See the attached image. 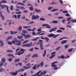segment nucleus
I'll use <instances>...</instances> for the list:
<instances>
[{
    "label": "nucleus",
    "instance_id": "19",
    "mask_svg": "<svg viewBox=\"0 0 76 76\" xmlns=\"http://www.w3.org/2000/svg\"><path fill=\"white\" fill-rule=\"evenodd\" d=\"M37 65L36 64H35L34 66L32 68V69H33L34 70H36L37 69Z\"/></svg>",
    "mask_w": 76,
    "mask_h": 76
},
{
    "label": "nucleus",
    "instance_id": "3",
    "mask_svg": "<svg viewBox=\"0 0 76 76\" xmlns=\"http://www.w3.org/2000/svg\"><path fill=\"white\" fill-rule=\"evenodd\" d=\"M59 35V34H58L55 36V34H51L48 35V37H53V38H56Z\"/></svg>",
    "mask_w": 76,
    "mask_h": 76
},
{
    "label": "nucleus",
    "instance_id": "22",
    "mask_svg": "<svg viewBox=\"0 0 76 76\" xmlns=\"http://www.w3.org/2000/svg\"><path fill=\"white\" fill-rule=\"evenodd\" d=\"M0 43L1 44L0 45V47H3L4 45V43H3V41L2 40L0 41Z\"/></svg>",
    "mask_w": 76,
    "mask_h": 76
},
{
    "label": "nucleus",
    "instance_id": "32",
    "mask_svg": "<svg viewBox=\"0 0 76 76\" xmlns=\"http://www.w3.org/2000/svg\"><path fill=\"white\" fill-rule=\"evenodd\" d=\"M73 48H71L69 49L68 50V52H69V53H70V52H72V50H73Z\"/></svg>",
    "mask_w": 76,
    "mask_h": 76
},
{
    "label": "nucleus",
    "instance_id": "1",
    "mask_svg": "<svg viewBox=\"0 0 76 76\" xmlns=\"http://www.w3.org/2000/svg\"><path fill=\"white\" fill-rule=\"evenodd\" d=\"M17 38H14V41L12 40L11 42L9 41L7 42V43L8 45H11L12 44H14L15 45H19L20 46V44H21V42H22V41L21 40H17Z\"/></svg>",
    "mask_w": 76,
    "mask_h": 76
},
{
    "label": "nucleus",
    "instance_id": "24",
    "mask_svg": "<svg viewBox=\"0 0 76 76\" xmlns=\"http://www.w3.org/2000/svg\"><path fill=\"white\" fill-rule=\"evenodd\" d=\"M25 8L23 6H20V8L19 9H20V10H24L25 9Z\"/></svg>",
    "mask_w": 76,
    "mask_h": 76
},
{
    "label": "nucleus",
    "instance_id": "26",
    "mask_svg": "<svg viewBox=\"0 0 76 76\" xmlns=\"http://www.w3.org/2000/svg\"><path fill=\"white\" fill-rule=\"evenodd\" d=\"M38 55L37 54H35L32 56V57L34 58V57H38Z\"/></svg>",
    "mask_w": 76,
    "mask_h": 76
},
{
    "label": "nucleus",
    "instance_id": "57",
    "mask_svg": "<svg viewBox=\"0 0 76 76\" xmlns=\"http://www.w3.org/2000/svg\"><path fill=\"white\" fill-rule=\"evenodd\" d=\"M58 10V9H53L51 11V12H55V11H57Z\"/></svg>",
    "mask_w": 76,
    "mask_h": 76
},
{
    "label": "nucleus",
    "instance_id": "4",
    "mask_svg": "<svg viewBox=\"0 0 76 76\" xmlns=\"http://www.w3.org/2000/svg\"><path fill=\"white\" fill-rule=\"evenodd\" d=\"M39 18V16L38 15H32L31 18V20H35V19H37Z\"/></svg>",
    "mask_w": 76,
    "mask_h": 76
},
{
    "label": "nucleus",
    "instance_id": "14",
    "mask_svg": "<svg viewBox=\"0 0 76 76\" xmlns=\"http://www.w3.org/2000/svg\"><path fill=\"white\" fill-rule=\"evenodd\" d=\"M12 37H13L12 36H9L8 38H7L6 39V41H9V39H12Z\"/></svg>",
    "mask_w": 76,
    "mask_h": 76
},
{
    "label": "nucleus",
    "instance_id": "12",
    "mask_svg": "<svg viewBox=\"0 0 76 76\" xmlns=\"http://www.w3.org/2000/svg\"><path fill=\"white\" fill-rule=\"evenodd\" d=\"M25 70V69L22 68L17 70V71L18 72H23Z\"/></svg>",
    "mask_w": 76,
    "mask_h": 76
},
{
    "label": "nucleus",
    "instance_id": "7",
    "mask_svg": "<svg viewBox=\"0 0 76 76\" xmlns=\"http://www.w3.org/2000/svg\"><path fill=\"white\" fill-rule=\"evenodd\" d=\"M42 26H46V28L47 29H50L51 28V27L49 24H43L42 25Z\"/></svg>",
    "mask_w": 76,
    "mask_h": 76
},
{
    "label": "nucleus",
    "instance_id": "42",
    "mask_svg": "<svg viewBox=\"0 0 76 76\" xmlns=\"http://www.w3.org/2000/svg\"><path fill=\"white\" fill-rule=\"evenodd\" d=\"M12 18H15V19H17V15H13Z\"/></svg>",
    "mask_w": 76,
    "mask_h": 76
},
{
    "label": "nucleus",
    "instance_id": "64",
    "mask_svg": "<svg viewBox=\"0 0 76 76\" xmlns=\"http://www.w3.org/2000/svg\"><path fill=\"white\" fill-rule=\"evenodd\" d=\"M52 67H57V65H55V64H53L52 65H51Z\"/></svg>",
    "mask_w": 76,
    "mask_h": 76
},
{
    "label": "nucleus",
    "instance_id": "60",
    "mask_svg": "<svg viewBox=\"0 0 76 76\" xmlns=\"http://www.w3.org/2000/svg\"><path fill=\"white\" fill-rule=\"evenodd\" d=\"M32 34L33 36H34V35H36V33H35V31H34L32 32Z\"/></svg>",
    "mask_w": 76,
    "mask_h": 76
},
{
    "label": "nucleus",
    "instance_id": "55",
    "mask_svg": "<svg viewBox=\"0 0 76 76\" xmlns=\"http://www.w3.org/2000/svg\"><path fill=\"white\" fill-rule=\"evenodd\" d=\"M76 41V40L75 39H74L72 41V43H74V42H75Z\"/></svg>",
    "mask_w": 76,
    "mask_h": 76
},
{
    "label": "nucleus",
    "instance_id": "40",
    "mask_svg": "<svg viewBox=\"0 0 76 76\" xmlns=\"http://www.w3.org/2000/svg\"><path fill=\"white\" fill-rule=\"evenodd\" d=\"M40 20H42V21H45V19L42 18H41L39 19Z\"/></svg>",
    "mask_w": 76,
    "mask_h": 76
},
{
    "label": "nucleus",
    "instance_id": "29",
    "mask_svg": "<svg viewBox=\"0 0 76 76\" xmlns=\"http://www.w3.org/2000/svg\"><path fill=\"white\" fill-rule=\"evenodd\" d=\"M22 27L21 26H20L18 28V31H22Z\"/></svg>",
    "mask_w": 76,
    "mask_h": 76
},
{
    "label": "nucleus",
    "instance_id": "56",
    "mask_svg": "<svg viewBox=\"0 0 76 76\" xmlns=\"http://www.w3.org/2000/svg\"><path fill=\"white\" fill-rule=\"evenodd\" d=\"M20 16H21V15H17V19H19L20 18Z\"/></svg>",
    "mask_w": 76,
    "mask_h": 76
},
{
    "label": "nucleus",
    "instance_id": "34",
    "mask_svg": "<svg viewBox=\"0 0 76 76\" xmlns=\"http://www.w3.org/2000/svg\"><path fill=\"white\" fill-rule=\"evenodd\" d=\"M51 23H57L58 21L57 20H53L52 21V22Z\"/></svg>",
    "mask_w": 76,
    "mask_h": 76
},
{
    "label": "nucleus",
    "instance_id": "47",
    "mask_svg": "<svg viewBox=\"0 0 76 76\" xmlns=\"http://www.w3.org/2000/svg\"><path fill=\"white\" fill-rule=\"evenodd\" d=\"M60 48H61V47L60 46L58 47L56 49V51H58V50L60 49Z\"/></svg>",
    "mask_w": 76,
    "mask_h": 76
},
{
    "label": "nucleus",
    "instance_id": "61",
    "mask_svg": "<svg viewBox=\"0 0 76 76\" xmlns=\"http://www.w3.org/2000/svg\"><path fill=\"white\" fill-rule=\"evenodd\" d=\"M40 75H44V72H42L40 74Z\"/></svg>",
    "mask_w": 76,
    "mask_h": 76
},
{
    "label": "nucleus",
    "instance_id": "37",
    "mask_svg": "<svg viewBox=\"0 0 76 76\" xmlns=\"http://www.w3.org/2000/svg\"><path fill=\"white\" fill-rule=\"evenodd\" d=\"M71 22H73V23H76V20H75L72 19L71 20Z\"/></svg>",
    "mask_w": 76,
    "mask_h": 76
},
{
    "label": "nucleus",
    "instance_id": "33",
    "mask_svg": "<svg viewBox=\"0 0 76 76\" xmlns=\"http://www.w3.org/2000/svg\"><path fill=\"white\" fill-rule=\"evenodd\" d=\"M7 53H13V51L12 50H7Z\"/></svg>",
    "mask_w": 76,
    "mask_h": 76
},
{
    "label": "nucleus",
    "instance_id": "2",
    "mask_svg": "<svg viewBox=\"0 0 76 76\" xmlns=\"http://www.w3.org/2000/svg\"><path fill=\"white\" fill-rule=\"evenodd\" d=\"M34 44H32V42H31L30 43H27L26 45H22V47H31L32 46H34Z\"/></svg>",
    "mask_w": 76,
    "mask_h": 76
},
{
    "label": "nucleus",
    "instance_id": "9",
    "mask_svg": "<svg viewBox=\"0 0 76 76\" xmlns=\"http://www.w3.org/2000/svg\"><path fill=\"white\" fill-rule=\"evenodd\" d=\"M57 29V27H55V28H52L49 31V32H52V31H56V29Z\"/></svg>",
    "mask_w": 76,
    "mask_h": 76
},
{
    "label": "nucleus",
    "instance_id": "5",
    "mask_svg": "<svg viewBox=\"0 0 76 76\" xmlns=\"http://www.w3.org/2000/svg\"><path fill=\"white\" fill-rule=\"evenodd\" d=\"M41 39H45L46 42H48V41H49L50 39H49V38L47 37H45V38H44V37H42L41 36Z\"/></svg>",
    "mask_w": 76,
    "mask_h": 76
},
{
    "label": "nucleus",
    "instance_id": "16",
    "mask_svg": "<svg viewBox=\"0 0 76 76\" xmlns=\"http://www.w3.org/2000/svg\"><path fill=\"white\" fill-rule=\"evenodd\" d=\"M7 5H1L0 6V7L1 9H4V8H5L6 7H7Z\"/></svg>",
    "mask_w": 76,
    "mask_h": 76
},
{
    "label": "nucleus",
    "instance_id": "30",
    "mask_svg": "<svg viewBox=\"0 0 76 76\" xmlns=\"http://www.w3.org/2000/svg\"><path fill=\"white\" fill-rule=\"evenodd\" d=\"M8 61L11 62L13 60V58L12 57H11L10 58H8Z\"/></svg>",
    "mask_w": 76,
    "mask_h": 76
},
{
    "label": "nucleus",
    "instance_id": "31",
    "mask_svg": "<svg viewBox=\"0 0 76 76\" xmlns=\"http://www.w3.org/2000/svg\"><path fill=\"white\" fill-rule=\"evenodd\" d=\"M55 56H56V54H54L53 55L51 56H50L49 57V58L50 59H51L53 58L54 57H55Z\"/></svg>",
    "mask_w": 76,
    "mask_h": 76
},
{
    "label": "nucleus",
    "instance_id": "50",
    "mask_svg": "<svg viewBox=\"0 0 76 76\" xmlns=\"http://www.w3.org/2000/svg\"><path fill=\"white\" fill-rule=\"evenodd\" d=\"M19 60H20V59H19V58H18V59H15V62H18V61H19Z\"/></svg>",
    "mask_w": 76,
    "mask_h": 76
},
{
    "label": "nucleus",
    "instance_id": "27",
    "mask_svg": "<svg viewBox=\"0 0 76 76\" xmlns=\"http://www.w3.org/2000/svg\"><path fill=\"white\" fill-rule=\"evenodd\" d=\"M1 61H2V63H3L4 62V63L5 62V61H6V58H4V57H3L2 59H1Z\"/></svg>",
    "mask_w": 76,
    "mask_h": 76
},
{
    "label": "nucleus",
    "instance_id": "8",
    "mask_svg": "<svg viewBox=\"0 0 76 76\" xmlns=\"http://www.w3.org/2000/svg\"><path fill=\"white\" fill-rule=\"evenodd\" d=\"M18 70L16 71L15 72H10V75H12V76H16L17 75V74H18Z\"/></svg>",
    "mask_w": 76,
    "mask_h": 76
},
{
    "label": "nucleus",
    "instance_id": "28",
    "mask_svg": "<svg viewBox=\"0 0 76 76\" xmlns=\"http://www.w3.org/2000/svg\"><path fill=\"white\" fill-rule=\"evenodd\" d=\"M24 53V52H22L21 53H20V51L19 52L17 53L18 55H21V54H23Z\"/></svg>",
    "mask_w": 76,
    "mask_h": 76
},
{
    "label": "nucleus",
    "instance_id": "6",
    "mask_svg": "<svg viewBox=\"0 0 76 76\" xmlns=\"http://www.w3.org/2000/svg\"><path fill=\"white\" fill-rule=\"evenodd\" d=\"M27 6H31V7H29V10L31 11H33L34 10V8L33 7H32V5L31 4H28L27 5Z\"/></svg>",
    "mask_w": 76,
    "mask_h": 76
},
{
    "label": "nucleus",
    "instance_id": "58",
    "mask_svg": "<svg viewBox=\"0 0 76 76\" xmlns=\"http://www.w3.org/2000/svg\"><path fill=\"white\" fill-rule=\"evenodd\" d=\"M70 20H71V18H68L67 19V21H70Z\"/></svg>",
    "mask_w": 76,
    "mask_h": 76
},
{
    "label": "nucleus",
    "instance_id": "18",
    "mask_svg": "<svg viewBox=\"0 0 76 76\" xmlns=\"http://www.w3.org/2000/svg\"><path fill=\"white\" fill-rule=\"evenodd\" d=\"M13 56V54H7V56H8V57H12L13 58H15V56Z\"/></svg>",
    "mask_w": 76,
    "mask_h": 76
},
{
    "label": "nucleus",
    "instance_id": "36",
    "mask_svg": "<svg viewBox=\"0 0 76 76\" xmlns=\"http://www.w3.org/2000/svg\"><path fill=\"white\" fill-rule=\"evenodd\" d=\"M17 4H20V5H23V6H25V4H24L22 3H20V2H18V3H17Z\"/></svg>",
    "mask_w": 76,
    "mask_h": 76
},
{
    "label": "nucleus",
    "instance_id": "49",
    "mask_svg": "<svg viewBox=\"0 0 76 76\" xmlns=\"http://www.w3.org/2000/svg\"><path fill=\"white\" fill-rule=\"evenodd\" d=\"M63 39H67V38L63 37L59 39L58 41H60V40H62Z\"/></svg>",
    "mask_w": 76,
    "mask_h": 76
},
{
    "label": "nucleus",
    "instance_id": "51",
    "mask_svg": "<svg viewBox=\"0 0 76 76\" xmlns=\"http://www.w3.org/2000/svg\"><path fill=\"white\" fill-rule=\"evenodd\" d=\"M34 23V21H32L28 22V24H33Z\"/></svg>",
    "mask_w": 76,
    "mask_h": 76
},
{
    "label": "nucleus",
    "instance_id": "63",
    "mask_svg": "<svg viewBox=\"0 0 76 76\" xmlns=\"http://www.w3.org/2000/svg\"><path fill=\"white\" fill-rule=\"evenodd\" d=\"M61 58H62V59H64V58H65L64 56L63 55L61 56Z\"/></svg>",
    "mask_w": 76,
    "mask_h": 76
},
{
    "label": "nucleus",
    "instance_id": "35",
    "mask_svg": "<svg viewBox=\"0 0 76 76\" xmlns=\"http://www.w3.org/2000/svg\"><path fill=\"white\" fill-rule=\"evenodd\" d=\"M28 41V40H26L24 41L23 43H22V44H26V43H27V42Z\"/></svg>",
    "mask_w": 76,
    "mask_h": 76
},
{
    "label": "nucleus",
    "instance_id": "48",
    "mask_svg": "<svg viewBox=\"0 0 76 76\" xmlns=\"http://www.w3.org/2000/svg\"><path fill=\"white\" fill-rule=\"evenodd\" d=\"M44 63L43 61L41 63H40V66L41 67H42L44 65V64L43 63Z\"/></svg>",
    "mask_w": 76,
    "mask_h": 76
},
{
    "label": "nucleus",
    "instance_id": "46",
    "mask_svg": "<svg viewBox=\"0 0 76 76\" xmlns=\"http://www.w3.org/2000/svg\"><path fill=\"white\" fill-rule=\"evenodd\" d=\"M62 13H68V12L67 11L64 10L63 11Z\"/></svg>",
    "mask_w": 76,
    "mask_h": 76
},
{
    "label": "nucleus",
    "instance_id": "23",
    "mask_svg": "<svg viewBox=\"0 0 76 76\" xmlns=\"http://www.w3.org/2000/svg\"><path fill=\"white\" fill-rule=\"evenodd\" d=\"M35 11L36 12H37L38 13L41 12V10H38L37 9H35Z\"/></svg>",
    "mask_w": 76,
    "mask_h": 76
},
{
    "label": "nucleus",
    "instance_id": "11",
    "mask_svg": "<svg viewBox=\"0 0 76 76\" xmlns=\"http://www.w3.org/2000/svg\"><path fill=\"white\" fill-rule=\"evenodd\" d=\"M26 38L25 37V39H28V38H30L31 37V36L29 34H27L26 35Z\"/></svg>",
    "mask_w": 76,
    "mask_h": 76
},
{
    "label": "nucleus",
    "instance_id": "21",
    "mask_svg": "<svg viewBox=\"0 0 76 76\" xmlns=\"http://www.w3.org/2000/svg\"><path fill=\"white\" fill-rule=\"evenodd\" d=\"M17 38H18V39H22V38H23V36L22 35H21L20 36H20H17Z\"/></svg>",
    "mask_w": 76,
    "mask_h": 76
},
{
    "label": "nucleus",
    "instance_id": "13",
    "mask_svg": "<svg viewBox=\"0 0 76 76\" xmlns=\"http://www.w3.org/2000/svg\"><path fill=\"white\" fill-rule=\"evenodd\" d=\"M31 65L28 66H23V68H24L25 69H29L31 68Z\"/></svg>",
    "mask_w": 76,
    "mask_h": 76
},
{
    "label": "nucleus",
    "instance_id": "52",
    "mask_svg": "<svg viewBox=\"0 0 76 76\" xmlns=\"http://www.w3.org/2000/svg\"><path fill=\"white\" fill-rule=\"evenodd\" d=\"M10 9L11 10H13V5L11 6Z\"/></svg>",
    "mask_w": 76,
    "mask_h": 76
},
{
    "label": "nucleus",
    "instance_id": "15",
    "mask_svg": "<svg viewBox=\"0 0 76 76\" xmlns=\"http://www.w3.org/2000/svg\"><path fill=\"white\" fill-rule=\"evenodd\" d=\"M0 16L1 18L2 19V20H4V17L3 16V15H2V12H0Z\"/></svg>",
    "mask_w": 76,
    "mask_h": 76
},
{
    "label": "nucleus",
    "instance_id": "59",
    "mask_svg": "<svg viewBox=\"0 0 76 76\" xmlns=\"http://www.w3.org/2000/svg\"><path fill=\"white\" fill-rule=\"evenodd\" d=\"M65 21H66V20H65V19H63V20L62 21V23H64Z\"/></svg>",
    "mask_w": 76,
    "mask_h": 76
},
{
    "label": "nucleus",
    "instance_id": "17",
    "mask_svg": "<svg viewBox=\"0 0 76 76\" xmlns=\"http://www.w3.org/2000/svg\"><path fill=\"white\" fill-rule=\"evenodd\" d=\"M35 29H36V28L34 27L33 28V29L31 30V29L28 28L27 29V30L28 31H34Z\"/></svg>",
    "mask_w": 76,
    "mask_h": 76
},
{
    "label": "nucleus",
    "instance_id": "45",
    "mask_svg": "<svg viewBox=\"0 0 76 76\" xmlns=\"http://www.w3.org/2000/svg\"><path fill=\"white\" fill-rule=\"evenodd\" d=\"M58 33H60V32H62V31L61 30H58L56 31Z\"/></svg>",
    "mask_w": 76,
    "mask_h": 76
},
{
    "label": "nucleus",
    "instance_id": "62",
    "mask_svg": "<svg viewBox=\"0 0 76 76\" xmlns=\"http://www.w3.org/2000/svg\"><path fill=\"white\" fill-rule=\"evenodd\" d=\"M57 4V3H54V2H53L52 3L50 4Z\"/></svg>",
    "mask_w": 76,
    "mask_h": 76
},
{
    "label": "nucleus",
    "instance_id": "25",
    "mask_svg": "<svg viewBox=\"0 0 76 76\" xmlns=\"http://www.w3.org/2000/svg\"><path fill=\"white\" fill-rule=\"evenodd\" d=\"M39 37H37L35 38H34L32 39V41H37V39H39Z\"/></svg>",
    "mask_w": 76,
    "mask_h": 76
},
{
    "label": "nucleus",
    "instance_id": "39",
    "mask_svg": "<svg viewBox=\"0 0 76 76\" xmlns=\"http://www.w3.org/2000/svg\"><path fill=\"white\" fill-rule=\"evenodd\" d=\"M0 2H1V3H7V2L6 1L4 0H2Z\"/></svg>",
    "mask_w": 76,
    "mask_h": 76
},
{
    "label": "nucleus",
    "instance_id": "44",
    "mask_svg": "<svg viewBox=\"0 0 76 76\" xmlns=\"http://www.w3.org/2000/svg\"><path fill=\"white\" fill-rule=\"evenodd\" d=\"M41 72V70H40L38 72H37L36 74L35 75H39V74Z\"/></svg>",
    "mask_w": 76,
    "mask_h": 76
},
{
    "label": "nucleus",
    "instance_id": "53",
    "mask_svg": "<svg viewBox=\"0 0 76 76\" xmlns=\"http://www.w3.org/2000/svg\"><path fill=\"white\" fill-rule=\"evenodd\" d=\"M46 54V50H45L44 51V53L43 55V56L45 57V56Z\"/></svg>",
    "mask_w": 76,
    "mask_h": 76
},
{
    "label": "nucleus",
    "instance_id": "41",
    "mask_svg": "<svg viewBox=\"0 0 76 76\" xmlns=\"http://www.w3.org/2000/svg\"><path fill=\"white\" fill-rule=\"evenodd\" d=\"M42 28V27H40L39 28V29H37V31H38V32H41V28Z\"/></svg>",
    "mask_w": 76,
    "mask_h": 76
},
{
    "label": "nucleus",
    "instance_id": "20",
    "mask_svg": "<svg viewBox=\"0 0 76 76\" xmlns=\"http://www.w3.org/2000/svg\"><path fill=\"white\" fill-rule=\"evenodd\" d=\"M67 42V40H64L62 41L61 42V44H65V43H66V42Z\"/></svg>",
    "mask_w": 76,
    "mask_h": 76
},
{
    "label": "nucleus",
    "instance_id": "38",
    "mask_svg": "<svg viewBox=\"0 0 76 76\" xmlns=\"http://www.w3.org/2000/svg\"><path fill=\"white\" fill-rule=\"evenodd\" d=\"M22 13V12L20 11H19V12H16L15 14H17V15H20V14H21Z\"/></svg>",
    "mask_w": 76,
    "mask_h": 76
},
{
    "label": "nucleus",
    "instance_id": "54",
    "mask_svg": "<svg viewBox=\"0 0 76 76\" xmlns=\"http://www.w3.org/2000/svg\"><path fill=\"white\" fill-rule=\"evenodd\" d=\"M8 6H7L6 9L8 13H10V11H9V9H8Z\"/></svg>",
    "mask_w": 76,
    "mask_h": 76
},
{
    "label": "nucleus",
    "instance_id": "10",
    "mask_svg": "<svg viewBox=\"0 0 76 76\" xmlns=\"http://www.w3.org/2000/svg\"><path fill=\"white\" fill-rule=\"evenodd\" d=\"M39 45H40V48H41L40 50H43L44 49V48H42L43 47V45H42V42H41L40 43Z\"/></svg>",
    "mask_w": 76,
    "mask_h": 76
},
{
    "label": "nucleus",
    "instance_id": "43",
    "mask_svg": "<svg viewBox=\"0 0 76 76\" xmlns=\"http://www.w3.org/2000/svg\"><path fill=\"white\" fill-rule=\"evenodd\" d=\"M27 32H28L27 31H26L25 30H23L22 31V33H23V34H26V33H27Z\"/></svg>",
    "mask_w": 76,
    "mask_h": 76
}]
</instances>
